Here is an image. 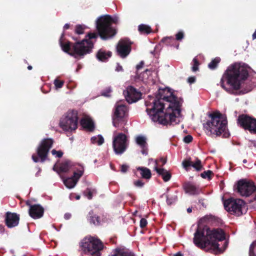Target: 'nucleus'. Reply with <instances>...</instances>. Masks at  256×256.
<instances>
[{
	"instance_id": "obj_1",
	"label": "nucleus",
	"mask_w": 256,
	"mask_h": 256,
	"mask_svg": "<svg viewBox=\"0 0 256 256\" xmlns=\"http://www.w3.org/2000/svg\"><path fill=\"white\" fill-rule=\"evenodd\" d=\"M160 94L158 100L152 98V102H146L148 114L152 121L163 125L178 124L182 120L180 102L168 88L160 91Z\"/></svg>"
},
{
	"instance_id": "obj_2",
	"label": "nucleus",
	"mask_w": 256,
	"mask_h": 256,
	"mask_svg": "<svg viewBox=\"0 0 256 256\" xmlns=\"http://www.w3.org/2000/svg\"><path fill=\"white\" fill-rule=\"evenodd\" d=\"M225 239L224 231L220 228L210 230L208 226L202 227L198 226L194 233V242L196 246L201 248H210L214 252H222L227 247L228 242L224 244V248H220L218 241Z\"/></svg>"
},
{
	"instance_id": "obj_3",
	"label": "nucleus",
	"mask_w": 256,
	"mask_h": 256,
	"mask_svg": "<svg viewBox=\"0 0 256 256\" xmlns=\"http://www.w3.org/2000/svg\"><path fill=\"white\" fill-rule=\"evenodd\" d=\"M225 74L228 84L237 90L248 76V67L244 64L234 63L228 68Z\"/></svg>"
},
{
	"instance_id": "obj_4",
	"label": "nucleus",
	"mask_w": 256,
	"mask_h": 256,
	"mask_svg": "<svg viewBox=\"0 0 256 256\" xmlns=\"http://www.w3.org/2000/svg\"><path fill=\"white\" fill-rule=\"evenodd\" d=\"M118 21L117 16L111 17L108 15L101 16L97 19L96 28L102 39L106 40L115 35L116 30L112 27L111 24L112 22L116 24Z\"/></svg>"
},
{
	"instance_id": "obj_5",
	"label": "nucleus",
	"mask_w": 256,
	"mask_h": 256,
	"mask_svg": "<svg viewBox=\"0 0 256 256\" xmlns=\"http://www.w3.org/2000/svg\"><path fill=\"white\" fill-rule=\"evenodd\" d=\"M210 120L204 124V128L207 134L220 136L226 130L227 122L220 113L212 114Z\"/></svg>"
},
{
	"instance_id": "obj_6",
	"label": "nucleus",
	"mask_w": 256,
	"mask_h": 256,
	"mask_svg": "<svg viewBox=\"0 0 256 256\" xmlns=\"http://www.w3.org/2000/svg\"><path fill=\"white\" fill-rule=\"evenodd\" d=\"M98 34L94 32L88 34L84 39L80 42H76L72 46V56H84L92 52L94 48V44L98 38Z\"/></svg>"
},
{
	"instance_id": "obj_7",
	"label": "nucleus",
	"mask_w": 256,
	"mask_h": 256,
	"mask_svg": "<svg viewBox=\"0 0 256 256\" xmlns=\"http://www.w3.org/2000/svg\"><path fill=\"white\" fill-rule=\"evenodd\" d=\"M80 246L84 253L92 256H100V251L104 248L100 239L91 236L84 238L81 242Z\"/></svg>"
},
{
	"instance_id": "obj_8",
	"label": "nucleus",
	"mask_w": 256,
	"mask_h": 256,
	"mask_svg": "<svg viewBox=\"0 0 256 256\" xmlns=\"http://www.w3.org/2000/svg\"><path fill=\"white\" fill-rule=\"evenodd\" d=\"M78 120L77 112L69 111L61 118L60 126L64 131L72 132L77 128Z\"/></svg>"
},
{
	"instance_id": "obj_9",
	"label": "nucleus",
	"mask_w": 256,
	"mask_h": 256,
	"mask_svg": "<svg viewBox=\"0 0 256 256\" xmlns=\"http://www.w3.org/2000/svg\"><path fill=\"white\" fill-rule=\"evenodd\" d=\"M224 205L226 211L238 216L242 215L246 209L244 202L240 198H230L224 202Z\"/></svg>"
},
{
	"instance_id": "obj_10",
	"label": "nucleus",
	"mask_w": 256,
	"mask_h": 256,
	"mask_svg": "<svg viewBox=\"0 0 256 256\" xmlns=\"http://www.w3.org/2000/svg\"><path fill=\"white\" fill-rule=\"evenodd\" d=\"M236 190L242 196L248 197L256 192V186L254 182L246 179H242L238 182Z\"/></svg>"
},
{
	"instance_id": "obj_11",
	"label": "nucleus",
	"mask_w": 256,
	"mask_h": 256,
	"mask_svg": "<svg viewBox=\"0 0 256 256\" xmlns=\"http://www.w3.org/2000/svg\"><path fill=\"white\" fill-rule=\"evenodd\" d=\"M128 140L126 134L120 133L114 136L112 146L115 153L117 154H123L128 148Z\"/></svg>"
},
{
	"instance_id": "obj_12",
	"label": "nucleus",
	"mask_w": 256,
	"mask_h": 256,
	"mask_svg": "<svg viewBox=\"0 0 256 256\" xmlns=\"http://www.w3.org/2000/svg\"><path fill=\"white\" fill-rule=\"evenodd\" d=\"M128 112L127 106L122 102L116 104L112 117V124L116 128H119L120 124L124 122V118Z\"/></svg>"
},
{
	"instance_id": "obj_13",
	"label": "nucleus",
	"mask_w": 256,
	"mask_h": 256,
	"mask_svg": "<svg viewBox=\"0 0 256 256\" xmlns=\"http://www.w3.org/2000/svg\"><path fill=\"white\" fill-rule=\"evenodd\" d=\"M76 171L74 172L72 177L68 178L63 180L64 184L68 188H72L75 186L80 178L84 172V167L82 165H76Z\"/></svg>"
},
{
	"instance_id": "obj_14",
	"label": "nucleus",
	"mask_w": 256,
	"mask_h": 256,
	"mask_svg": "<svg viewBox=\"0 0 256 256\" xmlns=\"http://www.w3.org/2000/svg\"><path fill=\"white\" fill-rule=\"evenodd\" d=\"M53 144V140L50 138L44 139L37 148L36 152L42 162H44L47 158L48 154Z\"/></svg>"
},
{
	"instance_id": "obj_15",
	"label": "nucleus",
	"mask_w": 256,
	"mask_h": 256,
	"mask_svg": "<svg viewBox=\"0 0 256 256\" xmlns=\"http://www.w3.org/2000/svg\"><path fill=\"white\" fill-rule=\"evenodd\" d=\"M238 123L244 129L256 133V120L246 115L239 116Z\"/></svg>"
},
{
	"instance_id": "obj_16",
	"label": "nucleus",
	"mask_w": 256,
	"mask_h": 256,
	"mask_svg": "<svg viewBox=\"0 0 256 256\" xmlns=\"http://www.w3.org/2000/svg\"><path fill=\"white\" fill-rule=\"evenodd\" d=\"M123 94L126 101L132 104L136 102L141 98V93L132 86H128L124 90Z\"/></svg>"
},
{
	"instance_id": "obj_17",
	"label": "nucleus",
	"mask_w": 256,
	"mask_h": 256,
	"mask_svg": "<svg viewBox=\"0 0 256 256\" xmlns=\"http://www.w3.org/2000/svg\"><path fill=\"white\" fill-rule=\"evenodd\" d=\"M131 42L126 38L122 39L118 42L116 49L119 56L122 58L126 57L130 52Z\"/></svg>"
},
{
	"instance_id": "obj_18",
	"label": "nucleus",
	"mask_w": 256,
	"mask_h": 256,
	"mask_svg": "<svg viewBox=\"0 0 256 256\" xmlns=\"http://www.w3.org/2000/svg\"><path fill=\"white\" fill-rule=\"evenodd\" d=\"M76 165L80 164H74L70 160H66L62 162L59 166L56 164L53 167V170L58 173L65 172H68L70 169H72L74 172L76 171L75 166Z\"/></svg>"
},
{
	"instance_id": "obj_19",
	"label": "nucleus",
	"mask_w": 256,
	"mask_h": 256,
	"mask_svg": "<svg viewBox=\"0 0 256 256\" xmlns=\"http://www.w3.org/2000/svg\"><path fill=\"white\" fill-rule=\"evenodd\" d=\"M29 206V214L32 218L38 219L43 216L44 209L40 204Z\"/></svg>"
},
{
	"instance_id": "obj_20",
	"label": "nucleus",
	"mask_w": 256,
	"mask_h": 256,
	"mask_svg": "<svg viewBox=\"0 0 256 256\" xmlns=\"http://www.w3.org/2000/svg\"><path fill=\"white\" fill-rule=\"evenodd\" d=\"M20 220L19 215L16 213L8 212L6 217V224L9 228H12L18 225Z\"/></svg>"
},
{
	"instance_id": "obj_21",
	"label": "nucleus",
	"mask_w": 256,
	"mask_h": 256,
	"mask_svg": "<svg viewBox=\"0 0 256 256\" xmlns=\"http://www.w3.org/2000/svg\"><path fill=\"white\" fill-rule=\"evenodd\" d=\"M184 188L185 192L190 195H197L201 192L198 186L190 182L186 183L184 185Z\"/></svg>"
},
{
	"instance_id": "obj_22",
	"label": "nucleus",
	"mask_w": 256,
	"mask_h": 256,
	"mask_svg": "<svg viewBox=\"0 0 256 256\" xmlns=\"http://www.w3.org/2000/svg\"><path fill=\"white\" fill-rule=\"evenodd\" d=\"M158 164L157 160L154 161V170L162 178L164 182H168L171 178L170 174L166 170L162 168H158Z\"/></svg>"
},
{
	"instance_id": "obj_23",
	"label": "nucleus",
	"mask_w": 256,
	"mask_h": 256,
	"mask_svg": "<svg viewBox=\"0 0 256 256\" xmlns=\"http://www.w3.org/2000/svg\"><path fill=\"white\" fill-rule=\"evenodd\" d=\"M80 124L82 126L88 130L92 131L94 129V124L91 118L86 115H84L80 120Z\"/></svg>"
},
{
	"instance_id": "obj_24",
	"label": "nucleus",
	"mask_w": 256,
	"mask_h": 256,
	"mask_svg": "<svg viewBox=\"0 0 256 256\" xmlns=\"http://www.w3.org/2000/svg\"><path fill=\"white\" fill-rule=\"evenodd\" d=\"M112 56L110 52H105L103 50H100L97 54L96 57L99 60L102 62H105Z\"/></svg>"
},
{
	"instance_id": "obj_25",
	"label": "nucleus",
	"mask_w": 256,
	"mask_h": 256,
	"mask_svg": "<svg viewBox=\"0 0 256 256\" xmlns=\"http://www.w3.org/2000/svg\"><path fill=\"white\" fill-rule=\"evenodd\" d=\"M137 170L140 172V174L144 178L149 180L152 176L151 172L147 168L138 167Z\"/></svg>"
},
{
	"instance_id": "obj_26",
	"label": "nucleus",
	"mask_w": 256,
	"mask_h": 256,
	"mask_svg": "<svg viewBox=\"0 0 256 256\" xmlns=\"http://www.w3.org/2000/svg\"><path fill=\"white\" fill-rule=\"evenodd\" d=\"M88 220L90 224H92L94 225H98L100 224V218L94 214L92 211L90 212L88 216Z\"/></svg>"
},
{
	"instance_id": "obj_27",
	"label": "nucleus",
	"mask_w": 256,
	"mask_h": 256,
	"mask_svg": "<svg viewBox=\"0 0 256 256\" xmlns=\"http://www.w3.org/2000/svg\"><path fill=\"white\" fill-rule=\"evenodd\" d=\"M116 254L120 256H134V254L128 249L125 248H116Z\"/></svg>"
},
{
	"instance_id": "obj_28",
	"label": "nucleus",
	"mask_w": 256,
	"mask_h": 256,
	"mask_svg": "<svg viewBox=\"0 0 256 256\" xmlns=\"http://www.w3.org/2000/svg\"><path fill=\"white\" fill-rule=\"evenodd\" d=\"M136 143L140 146L142 148H146V138L144 136H138L136 138Z\"/></svg>"
},
{
	"instance_id": "obj_29",
	"label": "nucleus",
	"mask_w": 256,
	"mask_h": 256,
	"mask_svg": "<svg viewBox=\"0 0 256 256\" xmlns=\"http://www.w3.org/2000/svg\"><path fill=\"white\" fill-rule=\"evenodd\" d=\"M90 140L92 144L98 146L102 145L104 142V138L101 135L92 136Z\"/></svg>"
},
{
	"instance_id": "obj_30",
	"label": "nucleus",
	"mask_w": 256,
	"mask_h": 256,
	"mask_svg": "<svg viewBox=\"0 0 256 256\" xmlns=\"http://www.w3.org/2000/svg\"><path fill=\"white\" fill-rule=\"evenodd\" d=\"M138 29L140 32L142 34H148L152 32L150 27L144 24L139 25Z\"/></svg>"
},
{
	"instance_id": "obj_31",
	"label": "nucleus",
	"mask_w": 256,
	"mask_h": 256,
	"mask_svg": "<svg viewBox=\"0 0 256 256\" xmlns=\"http://www.w3.org/2000/svg\"><path fill=\"white\" fill-rule=\"evenodd\" d=\"M63 36H64V34H62L60 38V40H59L60 44V46H61L62 50L64 52H68L70 48V42H67L66 43H64L62 42V38Z\"/></svg>"
},
{
	"instance_id": "obj_32",
	"label": "nucleus",
	"mask_w": 256,
	"mask_h": 256,
	"mask_svg": "<svg viewBox=\"0 0 256 256\" xmlns=\"http://www.w3.org/2000/svg\"><path fill=\"white\" fill-rule=\"evenodd\" d=\"M96 189L87 188L84 194L88 199L90 200L92 198L94 194H96Z\"/></svg>"
},
{
	"instance_id": "obj_33",
	"label": "nucleus",
	"mask_w": 256,
	"mask_h": 256,
	"mask_svg": "<svg viewBox=\"0 0 256 256\" xmlns=\"http://www.w3.org/2000/svg\"><path fill=\"white\" fill-rule=\"evenodd\" d=\"M192 166L194 168L198 171L200 170L202 168L201 161L198 158L194 162L192 161Z\"/></svg>"
},
{
	"instance_id": "obj_34",
	"label": "nucleus",
	"mask_w": 256,
	"mask_h": 256,
	"mask_svg": "<svg viewBox=\"0 0 256 256\" xmlns=\"http://www.w3.org/2000/svg\"><path fill=\"white\" fill-rule=\"evenodd\" d=\"M220 62V58H216L208 64V67L212 70L214 69Z\"/></svg>"
},
{
	"instance_id": "obj_35",
	"label": "nucleus",
	"mask_w": 256,
	"mask_h": 256,
	"mask_svg": "<svg viewBox=\"0 0 256 256\" xmlns=\"http://www.w3.org/2000/svg\"><path fill=\"white\" fill-rule=\"evenodd\" d=\"M250 256H256V240L250 245L249 251Z\"/></svg>"
},
{
	"instance_id": "obj_36",
	"label": "nucleus",
	"mask_w": 256,
	"mask_h": 256,
	"mask_svg": "<svg viewBox=\"0 0 256 256\" xmlns=\"http://www.w3.org/2000/svg\"><path fill=\"white\" fill-rule=\"evenodd\" d=\"M86 27L83 25H77L76 26V32L78 34H82Z\"/></svg>"
},
{
	"instance_id": "obj_37",
	"label": "nucleus",
	"mask_w": 256,
	"mask_h": 256,
	"mask_svg": "<svg viewBox=\"0 0 256 256\" xmlns=\"http://www.w3.org/2000/svg\"><path fill=\"white\" fill-rule=\"evenodd\" d=\"M166 198V202L168 204H172L177 200V196L176 195L172 196L170 197L167 196Z\"/></svg>"
},
{
	"instance_id": "obj_38",
	"label": "nucleus",
	"mask_w": 256,
	"mask_h": 256,
	"mask_svg": "<svg viewBox=\"0 0 256 256\" xmlns=\"http://www.w3.org/2000/svg\"><path fill=\"white\" fill-rule=\"evenodd\" d=\"M192 70L193 72H196L198 70L199 62L196 58H194L192 60Z\"/></svg>"
},
{
	"instance_id": "obj_39",
	"label": "nucleus",
	"mask_w": 256,
	"mask_h": 256,
	"mask_svg": "<svg viewBox=\"0 0 256 256\" xmlns=\"http://www.w3.org/2000/svg\"><path fill=\"white\" fill-rule=\"evenodd\" d=\"M174 40V38L172 36L166 37L162 38V42L166 43L167 45H170V44Z\"/></svg>"
},
{
	"instance_id": "obj_40",
	"label": "nucleus",
	"mask_w": 256,
	"mask_h": 256,
	"mask_svg": "<svg viewBox=\"0 0 256 256\" xmlns=\"http://www.w3.org/2000/svg\"><path fill=\"white\" fill-rule=\"evenodd\" d=\"M52 154L56 158H61L63 155V152L61 150L56 151L55 150H52Z\"/></svg>"
},
{
	"instance_id": "obj_41",
	"label": "nucleus",
	"mask_w": 256,
	"mask_h": 256,
	"mask_svg": "<svg viewBox=\"0 0 256 256\" xmlns=\"http://www.w3.org/2000/svg\"><path fill=\"white\" fill-rule=\"evenodd\" d=\"M212 172L210 170L205 171L200 174L201 176L204 178L210 179V174Z\"/></svg>"
},
{
	"instance_id": "obj_42",
	"label": "nucleus",
	"mask_w": 256,
	"mask_h": 256,
	"mask_svg": "<svg viewBox=\"0 0 256 256\" xmlns=\"http://www.w3.org/2000/svg\"><path fill=\"white\" fill-rule=\"evenodd\" d=\"M54 84L56 88H60L64 84V82L60 81V80L56 79L54 81Z\"/></svg>"
},
{
	"instance_id": "obj_43",
	"label": "nucleus",
	"mask_w": 256,
	"mask_h": 256,
	"mask_svg": "<svg viewBox=\"0 0 256 256\" xmlns=\"http://www.w3.org/2000/svg\"><path fill=\"white\" fill-rule=\"evenodd\" d=\"M184 37V32L182 31L178 32L176 35V38L178 40H181Z\"/></svg>"
},
{
	"instance_id": "obj_44",
	"label": "nucleus",
	"mask_w": 256,
	"mask_h": 256,
	"mask_svg": "<svg viewBox=\"0 0 256 256\" xmlns=\"http://www.w3.org/2000/svg\"><path fill=\"white\" fill-rule=\"evenodd\" d=\"M184 142L188 144L192 140V137L190 135H187L184 138Z\"/></svg>"
},
{
	"instance_id": "obj_45",
	"label": "nucleus",
	"mask_w": 256,
	"mask_h": 256,
	"mask_svg": "<svg viewBox=\"0 0 256 256\" xmlns=\"http://www.w3.org/2000/svg\"><path fill=\"white\" fill-rule=\"evenodd\" d=\"M192 161L191 160H184L182 162V166L186 169L188 167L192 166Z\"/></svg>"
},
{
	"instance_id": "obj_46",
	"label": "nucleus",
	"mask_w": 256,
	"mask_h": 256,
	"mask_svg": "<svg viewBox=\"0 0 256 256\" xmlns=\"http://www.w3.org/2000/svg\"><path fill=\"white\" fill-rule=\"evenodd\" d=\"M112 90L110 88H106L105 91L102 92V94L105 96H109Z\"/></svg>"
},
{
	"instance_id": "obj_47",
	"label": "nucleus",
	"mask_w": 256,
	"mask_h": 256,
	"mask_svg": "<svg viewBox=\"0 0 256 256\" xmlns=\"http://www.w3.org/2000/svg\"><path fill=\"white\" fill-rule=\"evenodd\" d=\"M147 221L145 218H142L140 220V226L142 228H144L147 224Z\"/></svg>"
},
{
	"instance_id": "obj_48",
	"label": "nucleus",
	"mask_w": 256,
	"mask_h": 256,
	"mask_svg": "<svg viewBox=\"0 0 256 256\" xmlns=\"http://www.w3.org/2000/svg\"><path fill=\"white\" fill-rule=\"evenodd\" d=\"M134 184L138 187L142 188L144 186V183L140 180H138L134 182Z\"/></svg>"
},
{
	"instance_id": "obj_49",
	"label": "nucleus",
	"mask_w": 256,
	"mask_h": 256,
	"mask_svg": "<svg viewBox=\"0 0 256 256\" xmlns=\"http://www.w3.org/2000/svg\"><path fill=\"white\" fill-rule=\"evenodd\" d=\"M128 166L126 164H123L121 166L120 171L121 172L124 173L126 172L128 169Z\"/></svg>"
},
{
	"instance_id": "obj_50",
	"label": "nucleus",
	"mask_w": 256,
	"mask_h": 256,
	"mask_svg": "<svg viewBox=\"0 0 256 256\" xmlns=\"http://www.w3.org/2000/svg\"><path fill=\"white\" fill-rule=\"evenodd\" d=\"M221 86L224 88L226 90V91L230 93H232V92H233V90H231V88H226L224 85V82H223V78H222L221 80Z\"/></svg>"
},
{
	"instance_id": "obj_51",
	"label": "nucleus",
	"mask_w": 256,
	"mask_h": 256,
	"mask_svg": "<svg viewBox=\"0 0 256 256\" xmlns=\"http://www.w3.org/2000/svg\"><path fill=\"white\" fill-rule=\"evenodd\" d=\"M150 70H146L142 74V77L144 78H146V76H148V74H150Z\"/></svg>"
},
{
	"instance_id": "obj_52",
	"label": "nucleus",
	"mask_w": 256,
	"mask_h": 256,
	"mask_svg": "<svg viewBox=\"0 0 256 256\" xmlns=\"http://www.w3.org/2000/svg\"><path fill=\"white\" fill-rule=\"evenodd\" d=\"M188 82L190 84H192V83H194L195 82L196 78L194 76L190 77V78H188Z\"/></svg>"
},
{
	"instance_id": "obj_53",
	"label": "nucleus",
	"mask_w": 256,
	"mask_h": 256,
	"mask_svg": "<svg viewBox=\"0 0 256 256\" xmlns=\"http://www.w3.org/2000/svg\"><path fill=\"white\" fill-rule=\"evenodd\" d=\"M32 159L33 161L35 162H37L39 161L38 158L34 154L32 156Z\"/></svg>"
},
{
	"instance_id": "obj_54",
	"label": "nucleus",
	"mask_w": 256,
	"mask_h": 256,
	"mask_svg": "<svg viewBox=\"0 0 256 256\" xmlns=\"http://www.w3.org/2000/svg\"><path fill=\"white\" fill-rule=\"evenodd\" d=\"M144 64V62H141L138 64L136 66V69L139 70V69L141 68L143 66Z\"/></svg>"
},
{
	"instance_id": "obj_55",
	"label": "nucleus",
	"mask_w": 256,
	"mask_h": 256,
	"mask_svg": "<svg viewBox=\"0 0 256 256\" xmlns=\"http://www.w3.org/2000/svg\"><path fill=\"white\" fill-rule=\"evenodd\" d=\"M116 70L117 72H120L122 70V66H120L119 64H118V66L116 68Z\"/></svg>"
},
{
	"instance_id": "obj_56",
	"label": "nucleus",
	"mask_w": 256,
	"mask_h": 256,
	"mask_svg": "<svg viewBox=\"0 0 256 256\" xmlns=\"http://www.w3.org/2000/svg\"><path fill=\"white\" fill-rule=\"evenodd\" d=\"M64 217L65 219L68 220L71 217V214L68 213L66 214Z\"/></svg>"
},
{
	"instance_id": "obj_57",
	"label": "nucleus",
	"mask_w": 256,
	"mask_h": 256,
	"mask_svg": "<svg viewBox=\"0 0 256 256\" xmlns=\"http://www.w3.org/2000/svg\"><path fill=\"white\" fill-rule=\"evenodd\" d=\"M160 160L162 162V165H164L166 162V160L164 158H160Z\"/></svg>"
},
{
	"instance_id": "obj_58",
	"label": "nucleus",
	"mask_w": 256,
	"mask_h": 256,
	"mask_svg": "<svg viewBox=\"0 0 256 256\" xmlns=\"http://www.w3.org/2000/svg\"><path fill=\"white\" fill-rule=\"evenodd\" d=\"M4 228L3 226L0 225V232L1 234H2L4 232Z\"/></svg>"
},
{
	"instance_id": "obj_59",
	"label": "nucleus",
	"mask_w": 256,
	"mask_h": 256,
	"mask_svg": "<svg viewBox=\"0 0 256 256\" xmlns=\"http://www.w3.org/2000/svg\"><path fill=\"white\" fill-rule=\"evenodd\" d=\"M142 152L143 154H147L148 152L146 150V148H142Z\"/></svg>"
},
{
	"instance_id": "obj_60",
	"label": "nucleus",
	"mask_w": 256,
	"mask_h": 256,
	"mask_svg": "<svg viewBox=\"0 0 256 256\" xmlns=\"http://www.w3.org/2000/svg\"><path fill=\"white\" fill-rule=\"evenodd\" d=\"M69 27H70L69 24H64V30H67V29H68L69 28Z\"/></svg>"
},
{
	"instance_id": "obj_61",
	"label": "nucleus",
	"mask_w": 256,
	"mask_h": 256,
	"mask_svg": "<svg viewBox=\"0 0 256 256\" xmlns=\"http://www.w3.org/2000/svg\"><path fill=\"white\" fill-rule=\"evenodd\" d=\"M252 39L253 40L256 39V30L252 34Z\"/></svg>"
},
{
	"instance_id": "obj_62",
	"label": "nucleus",
	"mask_w": 256,
	"mask_h": 256,
	"mask_svg": "<svg viewBox=\"0 0 256 256\" xmlns=\"http://www.w3.org/2000/svg\"><path fill=\"white\" fill-rule=\"evenodd\" d=\"M187 212H188V213H190L192 212V208H188V209H187Z\"/></svg>"
},
{
	"instance_id": "obj_63",
	"label": "nucleus",
	"mask_w": 256,
	"mask_h": 256,
	"mask_svg": "<svg viewBox=\"0 0 256 256\" xmlns=\"http://www.w3.org/2000/svg\"><path fill=\"white\" fill-rule=\"evenodd\" d=\"M174 256H182V255L180 252H178Z\"/></svg>"
},
{
	"instance_id": "obj_64",
	"label": "nucleus",
	"mask_w": 256,
	"mask_h": 256,
	"mask_svg": "<svg viewBox=\"0 0 256 256\" xmlns=\"http://www.w3.org/2000/svg\"><path fill=\"white\" fill-rule=\"evenodd\" d=\"M41 171V170L40 168H38V172L36 174V176H38V173L40 172Z\"/></svg>"
}]
</instances>
